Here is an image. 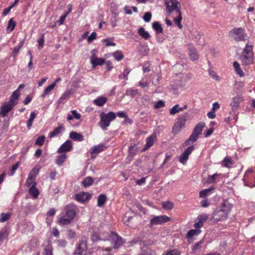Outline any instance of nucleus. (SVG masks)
Returning a JSON list of instances; mask_svg holds the SVG:
<instances>
[{
    "label": "nucleus",
    "instance_id": "obj_1",
    "mask_svg": "<svg viewBox=\"0 0 255 255\" xmlns=\"http://www.w3.org/2000/svg\"><path fill=\"white\" fill-rule=\"evenodd\" d=\"M65 210V215L62 216L59 220V223L62 225L69 224L76 215L75 207L73 205H67Z\"/></svg>",
    "mask_w": 255,
    "mask_h": 255
},
{
    "label": "nucleus",
    "instance_id": "obj_2",
    "mask_svg": "<svg viewBox=\"0 0 255 255\" xmlns=\"http://www.w3.org/2000/svg\"><path fill=\"white\" fill-rule=\"evenodd\" d=\"M100 118L99 125L103 130H106L111 122L115 120L116 115L113 112H109L107 114L102 112L100 114Z\"/></svg>",
    "mask_w": 255,
    "mask_h": 255
},
{
    "label": "nucleus",
    "instance_id": "obj_3",
    "mask_svg": "<svg viewBox=\"0 0 255 255\" xmlns=\"http://www.w3.org/2000/svg\"><path fill=\"white\" fill-rule=\"evenodd\" d=\"M87 250V240L86 237H82L73 255H86Z\"/></svg>",
    "mask_w": 255,
    "mask_h": 255
},
{
    "label": "nucleus",
    "instance_id": "obj_4",
    "mask_svg": "<svg viewBox=\"0 0 255 255\" xmlns=\"http://www.w3.org/2000/svg\"><path fill=\"white\" fill-rule=\"evenodd\" d=\"M166 11L168 14L181 12V6L177 0H166Z\"/></svg>",
    "mask_w": 255,
    "mask_h": 255
},
{
    "label": "nucleus",
    "instance_id": "obj_5",
    "mask_svg": "<svg viewBox=\"0 0 255 255\" xmlns=\"http://www.w3.org/2000/svg\"><path fill=\"white\" fill-rule=\"evenodd\" d=\"M243 180L244 186L250 188L255 187V175L252 169H248L245 172Z\"/></svg>",
    "mask_w": 255,
    "mask_h": 255
},
{
    "label": "nucleus",
    "instance_id": "obj_6",
    "mask_svg": "<svg viewBox=\"0 0 255 255\" xmlns=\"http://www.w3.org/2000/svg\"><path fill=\"white\" fill-rule=\"evenodd\" d=\"M171 220V218L166 215L152 216L150 220L149 227L151 228L154 225H161Z\"/></svg>",
    "mask_w": 255,
    "mask_h": 255
},
{
    "label": "nucleus",
    "instance_id": "obj_7",
    "mask_svg": "<svg viewBox=\"0 0 255 255\" xmlns=\"http://www.w3.org/2000/svg\"><path fill=\"white\" fill-rule=\"evenodd\" d=\"M230 35L236 41L244 40L246 34L245 30L242 28H234L230 32Z\"/></svg>",
    "mask_w": 255,
    "mask_h": 255
},
{
    "label": "nucleus",
    "instance_id": "obj_8",
    "mask_svg": "<svg viewBox=\"0 0 255 255\" xmlns=\"http://www.w3.org/2000/svg\"><path fill=\"white\" fill-rule=\"evenodd\" d=\"M252 50V45H250L248 44L246 45V46L243 52V54L241 57L242 62H246V61H244L245 60H247L249 63H251L252 62L251 60L253 56V52ZM246 63H248V61H247Z\"/></svg>",
    "mask_w": 255,
    "mask_h": 255
},
{
    "label": "nucleus",
    "instance_id": "obj_9",
    "mask_svg": "<svg viewBox=\"0 0 255 255\" xmlns=\"http://www.w3.org/2000/svg\"><path fill=\"white\" fill-rule=\"evenodd\" d=\"M185 122L186 119L184 116L179 117L172 128V133L174 134H177L180 132L184 128Z\"/></svg>",
    "mask_w": 255,
    "mask_h": 255
},
{
    "label": "nucleus",
    "instance_id": "obj_10",
    "mask_svg": "<svg viewBox=\"0 0 255 255\" xmlns=\"http://www.w3.org/2000/svg\"><path fill=\"white\" fill-rule=\"evenodd\" d=\"M108 239L107 241H111L114 245L115 248H119L124 243L123 239L114 233H111L110 235L109 234Z\"/></svg>",
    "mask_w": 255,
    "mask_h": 255
},
{
    "label": "nucleus",
    "instance_id": "obj_11",
    "mask_svg": "<svg viewBox=\"0 0 255 255\" xmlns=\"http://www.w3.org/2000/svg\"><path fill=\"white\" fill-rule=\"evenodd\" d=\"M228 215L221 208H217L212 214V219L216 222L225 220Z\"/></svg>",
    "mask_w": 255,
    "mask_h": 255
},
{
    "label": "nucleus",
    "instance_id": "obj_12",
    "mask_svg": "<svg viewBox=\"0 0 255 255\" xmlns=\"http://www.w3.org/2000/svg\"><path fill=\"white\" fill-rule=\"evenodd\" d=\"M195 149L194 145H191L187 148L179 157V161L183 165L186 164L189 158V156Z\"/></svg>",
    "mask_w": 255,
    "mask_h": 255
},
{
    "label": "nucleus",
    "instance_id": "obj_13",
    "mask_svg": "<svg viewBox=\"0 0 255 255\" xmlns=\"http://www.w3.org/2000/svg\"><path fill=\"white\" fill-rule=\"evenodd\" d=\"M13 107L8 102H4L0 107V117L4 118L7 116V114L13 109Z\"/></svg>",
    "mask_w": 255,
    "mask_h": 255
},
{
    "label": "nucleus",
    "instance_id": "obj_14",
    "mask_svg": "<svg viewBox=\"0 0 255 255\" xmlns=\"http://www.w3.org/2000/svg\"><path fill=\"white\" fill-rule=\"evenodd\" d=\"M72 147L73 145L71 141L67 140L61 145L57 149V152L65 153L66 152L70 151L72 150Z\"/></svg>",
    "mask_w": 255,
    "mask_h": 255
},
{
    "label": "nucleus",
    "instance_id": "obj_15",
    "mask_svg": "<svg viewBox=\"0 0 255 255\" xmlns=\"http://www.w3.org/2000/svg\"><path fill=\"white\" fill-rule=\"evenodd\" d=\"M186 80L185 78H182L180 81L176 82V86L171 85L170 90L173 94H178V90L184 87L186 85Z\"/></svg>",
    "mask_w": 255,
    "mask_h": 255
},
{
    "label": "nucleus",
    "instance_id": "obj_16",
    "mask_svg": "<svg viewBox=\"0 0 255 255\" xmlns=\"http://www.w3.org/2000/svg\"><path fill=\"white\" fill-rule=\"evenodd\" d=\"M91 197V195L90 193L82 192L75 195L74 198L77 201L80 203H84L88 201Z\"/></svg>",
    "mask_w": 255,
    "mask_h": 255
},
{
    "label": "nucleus",
    "instance_id": "obj_17",
    "mask_svg": "<svg viewBox=\"0 0 255 255\" xmlns=\"http://www.w3.org/2000/svg\"><path fill=\"white\" fill-rule=\"evenodd\" d=\"M39 168L37 167H34L30 172L28 176L25 181L26 185L27 186H30L31 183V181H34V179L36 178L37 175L39 173Z\"/></svg>",
    "mask_w": 255,
    "mask_h": 255
},
{
    "label": "nucleus",
    "instance_id": "obj_18",
    "mask_svg": "<svg viewBox=\"0 0 255 255\" xmlns=\"http://www.w3.org/2000/svg\"><path fill=\"white\" fill-rule=\"evenodd\" d=\"M109 234L108 233H97L93 232L91 235V239L93 242H96L100 240L107 241Z\"/></svg>",
    "mask_w": 255,
    "mask_h": 255
},
{
    "label": "nucleus",
    "instance_id": "obj_19",
    "mask_svg": "<svg viewBox=\"0 0 255 255\" xmlns=\"http://www.w3.org/2000/svg\"><path fill=\"white\" fill-rule=\"evenodd\" d=\"M242 101V98L240 95H237L232 99L230 103V106L233 110H237L240 106V104Z\"/></svg>",
    "mask_w": 255,
    "mask_h": 255
},
{
    "label": "nucleus",
    "instance_id": "obj_20",
    "mask_svg": "<svg viewBox=\"0 0 255 255\" xmlns=\"http://www.w3.org/2000/svg\"><path fill=\"white\" fill-rule=\"evenodd\" d=\"M107 148L106 145L104 143H100L92 147L90 152L91 154H97L101 151L104 150Z\"/></svg>",
    "mask_w": 255,
    "mask_h": 255
},
{
    "label": "nucleus",
    "instance_id": "obj_21",
    "mask_svg": "<svg viewBox=\"0 0 255 255\" xmlns=\"http://www.w3.org/2000/svg\"><path fill=\"white\" fill-rule=\"evenodd\" d=\"M156 135L154 134H152L148 137L146 139V144L144 147V148L142 149V151H145L149 148L151 147L154 142V141L156 139Z\"/></svg>",
    "mask_w": 255,
    "mask_h": 255
},
{
    "label": "nucleus",
    "instance_id": "obj_22",
    "mask_svg": "<svg viewBox=\"0 0 255 255\" xmlns=\"http://www.w3.org/2000/svg\"><path fill=\"white\" fill-rule=\"evenodd\" d=\"M36 183L35 181L32 182V185L29 189V193L34 199H37L39 194V191L36 188Z\"/></svg>",
    "mask_w": 255,
    "mask_h": 255
},
{
    "label": "nucleus",
    "instance_id": "obj_23",
    "mask_svg": "<svg viewBox=\"0 0 255 255\" xmlns=\"http://www.w3.org/2000/svg\"><path fill=\"white\" fill-rule=\"evenodd\" d=\"M19 96V93H17V91H14L10 96L9 101L7 102L14 107L18 104Z\"/></svg>",
    "mask_w": 255,
    "mask_h": 255
},
{
    "label": "nucleus",
    "instance_id": "obj_24",
    "mask_svg": "<svg viewBox=\"0 0 255 255\" xmlns=\"http://www.w3.org/2000/svg\"><path fill=\"white\" fill-rule=\"evenodd\" d=\"M189 54L190 59L193 60H197L199 58L198 54L197 52L196 49L192 45H188Z\"/></svg>",
    "mask_w": 255,
    "mask_h": 255
},
{
    "label": "nucleus",
    "instance_id": "obj_25",
    "mask_svg": "<svg viewBox=\"0 0 255 255\" xmlns=\"http://www.w3.org/2000/svg\"><path fill=\"white\" fill-rule=\"evenodd\" d=\"M97 50H92L91 51L92 56L91 57V64H104L105 63V59L103 58H97L95 55Z\"/></svg>",
    "mask_w": 255,
    "mask_h": 255
},
{
    "label": "nucleus",
    "instance_id": "obj_26",
    "mask_svg": "<svg viewBox=\"0 0 255 255\" xmlns=\"http://www.w3.org/2000/svg\"><path fill=\"white\" fill-rule=\"evenodd\" d=\"M135 144L130 145L128 147V155L127 158L128 161H131L132 158L136 154L138 150V148H134Z\"/></svg>",
    "mask_w": 255,
    "mask_h": 255
},
{
    "label": "nucleus",
    "instance_id": "obj_27",
    "mask_svg": "<svg viewBox=\"0 0 255 255\" xmlns=\"http://www.w3.org/2000/svg\"><path fill=\"white\" fill-rule=\"evenodd\" d=\"M71 92L69 90H66L58 99L57 102L58 104H63L70 98Z\"/></svg>",
    "mask_w": 255,
    "mask_h": 255
},
{
    "label": "nucleus",
    "instance_id": "obj_28",
    "mask_svg": "<svg viewBox=\"0 0 255 255\" xmlns=\"http://www.w3.org/2000/svg\"><path fill=\"white\" fill-rule=\"evenodd\" d=\"M70 137L78 141H82L84 140V136L81 133H78L76 131H71L69 134Z\"/></svg>",
    "mask_w": 255,
    "mask_h": 255
},
{
    "label": "nucleus",
    "instance_id": "obj_29",
    "mask_svg": "<svg viewBox=\"0 0 255 255\" xmlns=\"http://www.w3.org/2000/svg\"><path fill=\"white\" fill-rule=\"evenodd\" d=\"M186 109H187L186 105H184L183 107H180L178 104H176L170 109L169 113L171 115H173Z\"/></svg>",
    "mask_w": 255,
    "mask_h": 255
},
{
    "label": "nucleus",
    "instance_id": "obj_30",
    "mask_svg": "<svg viewBox=\"0 0 255 255\" xmlns=\"http://www.w3.org/2000/svg\"><path fill=\"white\" fill-rule=\"evenodd\" d=\"M107 100L106 97L100 96L95 99L93 101V103L97 106L102 107L107 102Z\"/></svg>",
    "mask_w": 255,
    "mask_h": 255
},
{
    "label": "nucleus",
    "instance_id": "obj_31",
    "mask_svg": "<svg viewBox=\"0 0 255 255\" xmlns=\"http://www.w3.org/2000/svg\"><path fill=\"white\" fill-rule=\"evenodd\" d=\"M137 32L139 35L144 40H147L150 37L149 33L143 27H140Z\"/></svg>",
    "mask_w": 255,
    "mask_h": 255
},
{
    "label": "nucleus",
    "instance_id": "obj_32",
    "mask_svg": "<svg viewBox=\"0 0 255 255\" xmlns=\"http://www.w3.org/2000/svg\"><path fill=\"white\" fill-rule=\"evenodd\" d=\"M233 207V205L232 204L230 203L227 201H224L222 204V205L221 208L224 211H225L228 215L231 211L232 208Z\"/></svg>",
    "mask_w": 255,
    "mask_h": 255
},
{
    "label": "nucleus",
    "instance_id": "obj_33",
    "mask_svg": "<svg viewBox=\"0 0 255 255\" xmlns=\"http://www.w3.org/2000/svg\"><path fill=\"white\" fill-rule=\"evenodd\" d=\"M61 154L57 156L55 163L59 166H61L67 158L66 153H60Z\"/></svg>",
    "mask_w": 255,
    "mask_h": 255
},
{
    "label": "nucleus",
    "instance_id": "obj_34",
    "mask_svg": "<svg viewBox=\"0 0 255 255\" xmlns=\"http://www.w3.org/2000/svg\"><path fill=\"white\" fill-rule=\"evenodd\" d=\"M199 138V136L192 132L189 137L185 141L184 144L185 145H188L195 142Z\"/></svg>",
    "mask_w": 255,
    "mask_h": 255
},
{
    "label": "nucleus",
    "instance_id": "obj_35",
    "mask_svg": "<svg viewBox=\"0 0 255 255\" xmlns=\"http://www.w3.org/2000/svg\"><path fill=\"white\" fill-rule=\"evenodd\" d=\"M175 14H176L177 16L176 17H174L173 18V21L179 29H182V25L181 24V22L182 20V17L181 15V12L176 13Z\"/></svg>",
    "mask_w": 255,
    "mask_h": 255
},
{
    "label": "nucleus",
    "instance_id": "obj_36",
    "mask_svg": "<svg viewBox=\"0 0 255 255\" xmlns=\"http://www.w3.org/2000/svg\"><path fill=\"white\" fill-rule=\"evenodd\" d=\"M107 201V196L106 195L101 194L98 197L97 206L99 207H103Z\"/></svg>",
    "mask_w": 255,
    "mask_h": 255
},
{
    "label": "nucleus",
    "instance_id": "obj_37",
    "mask_svg": "<svg viewBox=\"0 0 255 255\" xmlns=\"http://www.w3.org/2000/svg\"><path fill=\"white\" fill-rule=\"evenodd\" d=\"M214 188L212 187L208 189H203L199 192V197L200 198H205L211 194V192L214 190Z\"/></svg>",
    "mask_w": 255,
    "mask_h": 255
},
{
    "label": "nucleus",
    "instance_id": "obj_38",
    "mask_svg": "<svg viewBox=\"0 0 255 255\" xmlns=\"http://www.w3.org/2000/svg\"><path fill=\"white\" fill-rule=\"evenodd\" d=\"M205 127V124L203 123H198L194 128L193 132L197 134L198 136L201 133L203 128Z\"/></svg>",
    "mask_w": 255,
    "mask_h": 255
},
{
    "label": "nucleus",
    "instance_id": "obj_39",
    "mask_svg": "<svg viewBox=\"0 0 255 255\" xmlns=\"http://www.w3.org/2000/svg\"><path fill=\"white\" fill-rule=\"evenodd\" d=\"M36 116V114L35 113V112H31V113L30 114L29 119L27 121V124H26L27 128L28 129L31 128V126L33 124V121H34V119L35 118Z\"/></svg>",
    "mask_w": 255,
    "mask_h": 255
},
{
    "label": "nucleus",
    "instance_id": "obj_40",
    "mask_svg": "<svg viewBox=\"0 0 255 255\" xmlns=\"http://www.w3.org/2000/svg\"><path fill=\"white\" fill-rule=\"evenodd\" d=\"M201 233L199 229H191L189 231L187 234V238L189 239H191L195 236L198 235Z\"/></svg>",
    "mask_w": 255,
    "mask_h": 255
},
{
    "label": "nucleus",
    "instance_id": "obj_41",
    "mask_svg": "<svg viewBox=\"0 0 255 255\" xmlns=\"http://www.w3.org/2000/svg\"><path fill=\"white\" fill-rule=\"evenodd\" d=\"M181 254V251L178 249L168 250L163 255H180Z\"/></svg>",
    "mask_w": 255,
    "mask_h": 255
},
{
    "label": "nucleus",
    "instance_id": "obj_42",
    "mask_svg": "<svg viewBox=\"0 0 255 255\" xmlns=\"http://www.w3.org/2000/svg\"><path fill=\"white\" fill-rule=\"evenodd\" d=\"M11 216V213L10 212L7 213H1L0 214V222L3 223L5 221H7L9 219Z\"/></svg>",
    "mask_w": 255,
    "mask_h": 255
},
{
    "label": "nucleus",
    "instance_id": "obj_43",
    "mask_svg": "<svg viewBox=\"0 0 255 255\" xmlns=\"http://www.w3.org/2000/svg\"><path fill=\"white\" fill-rule=\"evenodd\" d=\"M149 85V82L146 79L145 77H144L138 83L137 86L140 87L142 88H147Z\"/></svg>",
    "mask_w": 255,
    "mask_h": 255
},
{
    "label": "nucleus",
    "instance_id": "obj_44",
    "mask_svg": "<svg viewBox=\"0 0 255 255\" xmlns=\"http://www.w3.org/2000/svg\"><path fill=\"white\" fill-rule=\"evenodd\" d=\"M55 87V83H52L51 85L48 86L44 90L43 93L42 94L41 97L42 98H45L46 95L49 94L52 90Z\"/></svg>",
    "mask_w": 255,
    "mask_h": 255
},
{
    "label": "nucleus",
    "instance_id": "obj_45",
    "mask_svg": "<svg viewBox=\"0 0 255 255\" xmlns=\"http://www.w3.org/2000/svg\"><path fill=\"white\" fill-rule=\"evenodd\" d=\"M152 28L157 33H161L163 32V29L161 25L157 21L152 23Z\"/></svg>",
    "mask_w": 255,
    "mask_h": 255
},
{
    "label": "nucleus",
    "instance_id": "obj_46",
    "mask_svg": "<svg viewBox=\"0 0 255 255\" xmlns=\"http://www.w3.org/2000/svg\"><path fill=\"white\" fill-rule=\"evenodd\" d=\"M61 127L56 128L49 134V137L52 138L58 135L61 132Z\"/></svg>",
    "mask_w": 255,
    "mask_h": 255
},
{
    "label": "nucleus",
    "instance_id": "obj_47",
    "mask_svg": "<svg viewBox=\"0 0 255 255\" xmlns=\"http://www.w3.org/2000/svg\"><path fill=\"white\" fill-rule=\"evenodd\" d=\"M112 55L114 58L118 61H120L124 58V55L123 53L120 51H117L113 53Z\"/></svg>",
    "mask_w": 255,
    "mask_h": 255
},
{
    "label": "nucleus",
    "instance_id": "obj_48",
    "mask_svg": "<svg viewBox=\"0 0 255 255\" xmlns=\"http://www.w3.org/2000/svg\"><path fill=\"white\" fill-rule=\"evenodd\" d=\"M232 164V160L230 157H225L222 161V165L226 167H230Z\"/></svg>",
    "mask_w": 255,
    "mask_h": 255
},
{
    "label": "nucleus",
    "instance_id": "obj_49",
    "mask_svg": "<svg viewBox=\"0 0 255 255\" xmlns=\"http://www.w3.org/2000/svg\"><path fill=\"white\" fill-rule=\"evenodd\" d=\"M93 182V179L91 177H87L83 181V185L84 187H89L91 186Z\"/></svg>",
    "mask_w": 255,
    "mask_h": 255
},
{
    "label": "nucleus",
    "instance_id": "obj_50",
    "mask_svg": "<svg viewBox=\"0 0 255 255\" xmlns=\"http://www.w3.org/2000/svg\"><path fill=\"white\" fill-rule=\"evenodd\" d=\"M131 71V69L129 68H126L124 69V71L122 74L119 75L120 78H123L125 79L126 80H127L128 79V74Z\"/></svg>",
    "mask_w": 255,
    "mask_h": 255
},
{
    "label": "nucleus",
    "instance_id": "obj_51",
    "mask_svg": "<svg viewBox=\"0 0 255 255\" xmlns=\"http://www.w3.org/2000/svg\"><path fill=\"white\" fill-rule=\"evenodd\" d=\"M139 255H152V251L148 247L143 248Z\"/></svg>",
    "mask_w": 255,
    "mask_h": 255
},
{
    "label": "nucleus",
    "instance_id": "obj_52",
    "mask_svg": "<svg viewBox=\"0 0 255 255\" xmlns=\"http://www.w3.org/2000/svg\"><path fill=\"white\" fill-rule=\"evenodd\" d=\"M15 22L13 20V18L9 19L8 22L7 30H9L10 31H12L15 27Z\"/></svg>",
    "mask_w": 255,
    "mask_h": 255
},
{
    "label": "nucleus",
    "instance_id": "obj_53",
    "mask_svg": "<svg viewBox=\"0 0 255 255\" xmlns=\"http://www.w3.org/2000/svg\"><path fill=\"white\" fill-rule=\"evenodd\" d=\"M45 137L44 135H41L37 137L35 142V144L38 146H42L44 142Z\"/></svg>",
    "mask_w": 255,
    "mask_h": 255
},
{
    "label": "nucleus",
    "instance_id": "obj_54",
    "mask_svg": "<svg viewBox=\"0 0 255 255\" xmlns=\"http://www.w3.org/2000/svg\"><path fill=\"white\" fill-rule=\"evenodd\" d=\"M234 66L237 74L241 77L245 76L244 73L240 67V65H234Z\"/></svg>",
    "mask_w": 255,
    "mask_h": 255
},
{
    "label": "nucleus",
    "instance_id": "obj_55",
    "mask_svg": "<svg viewBox=\"0 0 255 255\" xmlns=\"http://www.w3.org/2000/svg\"><path fill=\"white\" fill-rule=\"evenodd\" d=\"M203 243V241L201 240L199 242L196 243L192 247V250L194 252H197L199 251L202 248V244Z\"/></svg>",
    "mask_w": 255,
    "mask_h": 255
},
{
    "label": "nucleus",
    "instance_id": "obj_56",
    "mask_svg": "<svg viewBox=\"0 0 255 255\" xmlns=\"http://www.w3.org/2000/svg\"><path fill=\"white\" fill-rule=\"evenodd\" d=\"M160 79V76L158 74H155L152 80V84L154 85L155 87H158Z\"/></svg>",
    "mask_w": 255,
    "mask_h": 255
},
{
    "label": "nucleus",
    "instance_id": "obj_57",
    "mask_svg": "<svg viewBox=\"0 0 255 255\" xmlns=\"http://www.w3.org/2000/svg\"><path fill=\"white\" fill-rule=\"evenodd\" d=\"M162 207L165 209L171 210L173 208V204L169 201L165 202L162 203Z\"/></svg>",
    "mask_w": 255,
    "mask_h": 255
},
{
    "label": "nucleus",
    "instance_id": "obj_58",
    "mask_svg": "<svg viewBox=\"0 0 255 255\" xmlns=\"http://www.w3.org/2000/svg\"><path fill=\"white\" fill-rule=\"evenodd\" d=\"M219 176V174L215 173L213 175L209 176L208 179V182L209 183H214L216 182V177H218Z\"/></svg>",
    "mask_w": 255,
    "mask_h": 255
},
{
    "label": "nucleus",
    "instance_id": "obj_59",
    "mask_svg": "<svg viewBox=\"0 0 255 255\" xmlns=\"http://www.w3.org/2000/svg\"><path fill=\"white\" fill-rule=\"evenodd\" d=\"M208 71H209V74L211 78L215 79L217 81H220V77L218 75H216V74L214 71H213V70H211V69H209Z\"/></svg>",
    "mask_w": 255,
    "mask_h": 255
},
{
    "label": "nucleus",
    "instance_id": "obj_60",
    "mask_svg": "<svg viewBox=\"0 0 255 255\" xmlns=\"http://www.w3.org/2000/svg\"><path fill=\"white\" fill-rule=\"evenodd\" d=\"M126 93L127 95L134 97L137 94V90L129 88L127 90Z\"/></svg>",
    "mask_w": 255,
    "mask_h": 255
},
{
    "label": "nucleus",
    "instance_id": "obj_61",
    "mask_svg": "<svg viewBox=\"0 0 255 255\" xmlns=\"http://www.w3.org/2000/svg\"><path fill=\"white\" fill-rule=\"evenodd\" d=\"M209 218V215L206 214H202L198 217L199 221H201L203 223L204 222L207 220Z\"/></svg>",
    "mask_w": 255,
    "mask_h": 255
},
{
    "label": "nucleus",
    "instance_id": "obj_62",
    "mask_svg": "<svg viewBox=\"0 0 255 255\" xmlns=\"http://www.w3.org/2000/svg\"><path fill=\"white\" fill-rule=\"evenodd\" d=\"M151 16L152 15L150 12H146L144 13V15L143 16V19L145 22H148L151 20Z\"/></svg>",
    "mask_w": 255,
    "mask_h": 255
},
{
    "label": "nucleus",
    "instance_id": "obj_63",
    "mask_svg": "<svg viewBox=\"0 0 255 255\" xmlns=\"http://www.w3.org/2000/svg\"><path fill=\"white\" fill-rule=\"evenodd\" d=\"M67 237L69 239L76 238V234L75 231L69 230L67 232Z\"/></svg>",
    "mask_w": 255,
    "mask_h": 255
},
{
    "label": "nucleus",
    "instance_id": "obj_64",
    "mask_svg": "<svg viewBox=\"0 0 255 255\" xmlns=\"http://www.w3.org/2000/svg\"><path fill=\"white\" fill-rule=\"evenodd\" d=\"M97 38V33L95 32H93L91 35L88 37L87 41L88 43H91L93 41L95 40Z\"/></svg>",
    "mask_w": 255,
    "mask_h": 255
}]
</instances>
